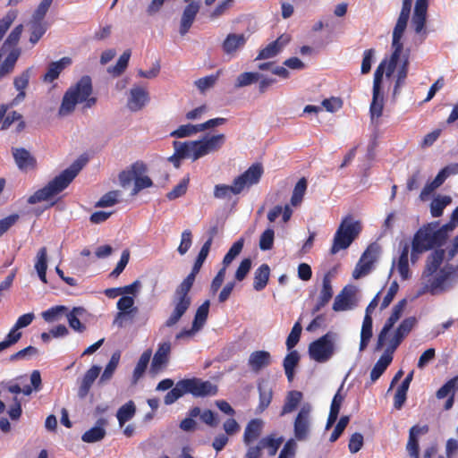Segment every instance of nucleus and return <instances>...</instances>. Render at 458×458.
<instances>
[{
	"instance_id": "1",
	"label": "nucleus",
	"mask_w": 458,
	"mask_h": 458,
	"mask_svg": "<svg viewBox=\"0 0 458 458\" xmlns=\"http://www.w3.org/2000/svg\"><path fill=\"white\" fill-rule=\"evenodd\" d=\"M263 428L264 422L261 419H252L247 423L242 441L248 449L243 458H261L262 450H267L269 456H274L277 453L283 438H276L273 434L260 438L256 445H252L261 436Z\"/></svg>"
},
{
	"instance_id": "2",
	"label": "nucleus",
	"mask_w": 458,
	"mask_h": 458,
	"mask_svg": "<svg viewBox=\"0 0 458 458\" xmlns=\"http://www.w3.org/2000/svg\"><path fill=\"white\" fill-rule=\"evenodd\" d=\"M225 142V136L223 133L210 137L206 136L199 140L187 142L175 140L173 143L175 153L170 159L191 158L192 161H196L204 156L218 151Z\"/></svg>"
},
{
	"instance_id": "3",
	"label": "nucleus",
	"mask_w": 458,
	"mask_h": 458,
	"mask_svg": "<svg viewBox=\"0 0 458 458\" xmlns=\"http://www.w3.org/2000/svg\"><path fill=\"white\" fill-rule=\"evenodd\" d=\"M93 91L91 78L82 76L75 85L70 87L64 93L58 110L60 116L72 114L78 103H85V108H90L97 103V98L90 97Z\"/></svg>"
},
{
	"instance_id": "4",
	"label": "nucleus",
	"mask_w": 458,
	"mask_h": 458,
	"mask_svg": "<svg viewBox=\"0 0 458 458\" xmlns=\"http://www.w3.org/2000/svg\"><path fill=\"white\" fill-rule=\"evenodd\" d=\"M82 166L83 164L80 160L75 161L60 174L49 181L46 186L36 191L29 197L27 202L30 205H34L38 202L51 200L69 186L81 170Z\"/></svg>"
},
{
	"instance_id": "5",
	"label": "nucleus",
	"mask_w": 458,
	"mask_h": 458,
	"mask_svg": "<svg viewBox=\"0 0 458 458\" xmlns=\"http://www.w3.org/2000/svg\"><path fill=\"white\" fill-rule=\"evenodd\" d=\"M438 221L427 223L420 226L413 235L411 241V259L415 262L419 255L445 245L440 233L437 231Z\"/></svg>"
},
{
	"instance_id": "6",
	"label": "nucleus",
	"mask_w": 458,
	"mask_h": 458,
	"mask_svg": "<svg viewBox=\"0 0 458 458\" xmlns=\"http://www.w3.org/2000/svg\"><path fill=\"white\" fill-rule=\"evenodd\" d=\"M262 174L263 167L261 164H253L244 173L237 176L232 185L216 184L214 188V197L224 199L231 198L232 195H238L245 187L258 183Z\"/></svg>"
},
{
	"instance_id": "7",
	"label": "nucleus",
	"mask_w": 458,
	"mask_h": 458,
	"mask_svg": "<svg viewBox=\"0 0 458 458\" xmlns=\"http://www.w3.org/2000/svg\"><path fill=\"white\" fill-rule=\"evenodd\" d=\"M409 18L399 16L396 21V24L393 30V38H392V49L393 52L391 54L390 58L386 60V76L390 77L394 73L397 63L400 59L401 54L403 49V44L402 42V38L407 27Z\"/></svg>"
},
{
	"instance_id": "8",
	"label": "nucleus",
	"mask_w": 458,
	"mask_h": 458,
	"mask_svg": "<svg viewBox=\"0 0 458 458\" xmlns=\"http://www.w3.org/2000/svg\"><path fill=\"white\" fill-rule=\"evenodd\" d=\"M360 230L359 222L347 224L346 220H344L335 233L330 253L335 255L339 250L347 249L359 235Z\"/></svg>"
},
{
	"instance_id": "9",
	"label": "nucleus",
	"mask_w": 458,
	"mask_h": 458,
	"mask_svg": "<svg viewBox=\"0 0 458 458\" xmlns=\"http://www.w3.org/2000/svg\"><path fill=\"white\" fill-rule=\"evenodd\" d=\"M192 285L182 281L176 288L174 293V309L170 317L165 321V326L171 327L174 326L184 313L188 310L191 304V298L189 293Z\"/></svg>"
},
{
	"instance_id": "10",
	"label": "nucleus",
	"mask_w": 458,
	"mask_h": 458,
	"mask_svg": "<svg viewBox=\"0 0 458 458\" xmlns=\"http://www.w3.org/2000/svg\"><path fill=\"white\" fill-rule=\"evenodd\" d=\"M386 60H383L374 72L372 101L369 106V114L372 123L377 124V120L383 114L384 98L380 93L381 83L386 72Z\"/></svg>"
},
{
	"instance_id": "11",
	"label": "nucleus",
	"mask_w": 458,
	"mask_h": 458,
	"mask_svg": "<svg viewBox=\"0 0 458 458\" xmlns=\"http://www.w3.org/2000/svg\"><path fill=\"white\" fill-rule=\"evenodd\" d=\"M335 353V334L327 332L309 345V355L313 360L323 363Z\"/></svg>"
},
{
	"instance_id": "12",
	"label": "nucleus",
	"mask_w": 458,
	"mask_h": 458,
	"mask_svg": "<svg viewBox=\"0 0 458 458\" xmlns=\"http://www.w3.org/2000/svg\"><path fill=\"white\" fill-rule=\"evenodd\" d=\"M454 270L453 266H445L444 268L440 269L437 276H426V279H422V285L417 292V297L428 293L436 295L443 292L445 290V283L449 279Z\"/></svg>"
},
{
	"instance_id": "13",
	"label": "nucleus",
	"mask_w": 458,
	"mask_h": 458,
	"mask_svg": "<svg viewBox=\"0 0 458 458\" xmlns=\"http://www.w3.org/2000/svg\"><path fill=\"white\" fill-rule=\"evenodd\" d=\"M182 382L186 394H191L194 397L214 396L218 392L216 385L199 377L184 378Z\"/></svg>"
},
{
	"instance_id": "14",
	"label": "nucleus",
	"mask_w": 458,
	"mask_h": 458,
	"mask_svg": "<svg viewBox=\"0 0 458 458\" xmlns=\"http://www.w3.org/2000/svg\"><path fill=\"white\" fill-rule=\"evenodd\" d=\"M310 405L305 404L301 408L294 420L293 433L298 441H304L309 437L310 432Z\"/></svg>"
},
{
	"instance_id": "15",
	"label": "nucleus",
	"mask_w": 458,
	"mask_h": 458,
	"mask_svg": "<svg viewBox=\"0 0 458 458\" xmlns=\"http://www.w3.org/2000/svg\"><path fill=\"white\" fill-rule=\"evenodd\" d=\"M416 323L417 319L415 317H409L403 319L396 328L394 336L389 341V344L386 346V348H388L390 352H394L398 346L402 344L403 339L412 330Z\"/></svg>"
},
{
	"instance_id": "16",
	"label": "nucleus",
	"mask_w": 458,
	"mask_h": 458,
	"mask_svg": "<svg viewBox=\"0 0 458 458\" xmlns=\"http://www.w3.org/2000/svg\"><path fill=\"white\" fill-rule=\"evenodd\" d=\"M146 171L147 165L143 162L137 161L132 164V173L134 179V187L131 191L132 196L138 194L143 189L149 188L153 185L152 180L148 176L144 175Z\"/></svg>"
},
{
	"instance_id": "17",
	"label": "nucleus",
	"mask_w": 458,
	"mask_h": 458,
	"mask_svg": "<svg viewBox=\"0 0 458 458\" xmlns=\"http://www.w3.org/2000/svg\"><path fill=\"white\" fill-rule=\"evenodd\" d=\"M376 252L377 249L372 245L364 251L352 272V276L355 279L364 276L370 272L372 265L377 259Z\"/></svg>"
},
{
	"instance_id": "18",
	"label": "nucleus",
	"mask_w": 458,
	"mask_h": 458,
	"mask_svg": "<svg viewBox=\"0 0 458 458\" xmlns=\"http://www.w3.org/2000/svg\"><path fill=\"white\" fill-rule=\"evenodd\" d=\"M12 154L18 168L22 172L34 170L37 167L36 157L24 148H12Z\"/></svg>"
},
{
	"instance_id": "19",
	"label": "nucleus",
	"mask_w": 458,
	"mask_h": 458,
	"mask_svg": "<svg viewBox=\"0 0 458 458\" xmlns=\"http://www.w3.org/2000/svg\"><path fill=\"white\" fill-rule=\"evenodd\" d=\"M100 371L101 368L99 366L94 365L89 369L81 379L78 381L79 386L77 395L80 399H85L87 397L92 385L99 376Z\"/></svg>"
},
{
	"instance_id": "20",
	"label": "nucleus",
	"mask_w": 458,
	"mask_h": 458,
	"mask_svg": "<svg viewBox=\"0 0 458 458\" xmlns=\"http://www.w3.org/2000/svg\"><path fill=\"white\" fill-rule=\"evenodd\" d=\"M148 101V90L142 87L135 86L130 90L127 106L131 111L137 112L141 110Z\"/></svg>"
},
{
	"instance_id": "21",
	"label": "nucleus",
	"mask_w": 458,
	"mask_h": 458,
	"mask_svg": "<svg viewBox=\"0 0 458 458\" xmlns=\"http://www.w3.org/2000/svg\"><path fill=\"white\" fill-rule=\"evenodd\" d=\"M272 362V357L267 351H255L250 354L248 366L254 373H259Z\"/></svg>"
},
{
	"instance_id": "22",
	"label": "nucleus",
	"mask_w": 458,
	"mask_h": 458,
	"mask_svg": "<svg viewBox=\"0 0 458 458\" xmlns=\"http://www.w3.org/2000/svg\"><path fill=\"white\" fill-rule=\"evenodd\" d=\"M333 293L331 276L330 274L327 273L322 279V288L320 290L317 303L312 309V314L318 313L322 308H324L332 299Z\"/></svg>"
},
{
	"instance_id": "23",
	"label": "nucleus",
	"mask_w": 458,
	"mask_h": 458,
	"mask_svg": "<svg viewBox=\"0 0 458 458\" xmlns=\"http://www.w3.org/2000/svg\"><path fill=\"white\" fill-rule=\"evenodd\" d=\"M290 41L287 35H282L273 42L269 43L266 47L262 48L255 60L269 59L280 53L282 48Z\"/></svg>"
},
{
	"instance_id": "24",
	"label": "nucleus",
	"mask_w": 458,
	"mask_h": 458,
	"mask_svg": "<svg viewBox=\"0 0 458 458\" xmlns=\"http://www.w3.org/2000/svg\"><path fill=\"white\" fill-rule=\"evenodd\" d=\"M199 11V4L198 2H196V1L188 2V4L184 8L182 15V19H181V26H180L181 35H185L189 31Z\"/></svg>"
},
{
	"instance_id": "25",
	"label": "nucleus",
	"mask_w": 458,
	"mask_h": 458,
	"mask_svg": "<svg viewBox=\"0 0 458 458\" xmlns=\"http://www.w3.org/2000/svg\"><path fill=\"white\" fill-rule=\"evenodd\" d=\"M72 64V58L68 56L62 57L60 60L52 62L47 66V72L43 75V81L51 83L55 81L62 72Z\"/></svg>"
},
{
	"instance_id": "26",
	"label": "nucleus",
	"mask_w": 458,
	"mask_h": 458,
	"mask_svg": "<svg viewBox=\"0 0 458 458\" xmlns=\"http://www.w3.org/2000/svg\"><path fill=\"white\" fill-rule=\"evenodd\" d=\"M171 352V344L164 342L158 344V348L154 354L151 362V371L154 373L158 372L169 360Z\"/></svg>"
},
{
	"instance_id": "27",
	"label": "nucleus",
	"mask_w": 458,
	"mask_h": 458,
	"mask_svg": "<svg viewBox=\"0 0 458 458\" xmlns=\"http://www.w3.org/2000/svg\"><path fill=\"white\" fill-rule=\"evenodd\" d=\"M428 6V0H416L411 21L416 33H420L425 28Z\"/></svg>"
},
{
	"instance_id": "28",
	"label": "nucleus",
	"mask_w": 458,
	"mask_h": 458,
	"mask_svg": "<svg viewBox=\"0 0 458 458\" xmlns=\"http://www.w3.org/2000/svg\"><path fill=\"white\" fill-rule=\"evenodd\" d=\"M445 252L443 249H437L428 257L421 279H426V276H432L437 273L445 259Z\"/></svg>"
},
{
	"instance_id": "29",
	"label": "nucleus",
	"mask_w": 458,
	"mask_h": 458,
	"mask_svg": "<svg viewBox=\"0 0 458 458\" xmlns=\"http://www.w3.org/2000/svg\"><path fill=\"white\" fill-rule=\"evenodd\" d=\"M107 425V420L105 418H100L97 420V425L86 432L81 436V440L85 443H96L101 441L106 431L105 427Z\"/></svg>"
},
{
	"instance_id": "30",
	"label": "nucleus",
	"mask_w": 458,
	"mask_h": 458,
	"mask_svg": "<svg viewBox=\"0 0 458 458\" xmlns=\"http://www.w3.org/2000/svg\"><path fill=\"white\" fill-rule=\"evenodd\" d=\"M393 354L394 352H390L388 348H386L384 353L380 356L370 372L371 382L377 381L383 375L393 360Z\"/></svg>"
},
{
	"instance_id": "31",
	"label": "nucleus",
	"mask_w": 458,
	"mask_h": 458,
	"mask_svg": "<svg viewBox=\"0 0 458 458\" xmlns=\"http://www.w3.org/2000/svg\"><path fill=\"white\" fill-rule=\"evenodd\" d=\"M15 122H18L16 128H15V132L21 133V131H24V129L26 127V123L23 120V116L17 111H12V112H9L8 114H7V112L5 113L4 116L3 117V120L0 123V124H1L0 129L2 131H6Z\"/></svg>"
},
{
	"instance_id": "32",
	"label": "nucleus",
	"mask_w": 458,
	"mask_h": 458,
	"mask_svg": "<svg viewBox=\"0 0 458 458\" xmlns=\"http://www.w3.org/2000/svg\"><path fill=\"white\" fill-rule=\"evenodd\" d=\"M302 399L303 394L301 391H289L285 396L284 403L282 407L280 416H284L288 413L294 411L298 408Z\"/></svg>"
},
{
	"instance_id": "33",
	"label": "nucleus",
	"mask_w": 458,
	"mask_h": 458,
	"mask_svg": "<svg viewBox=\"0 0 458 458\" xmlns=\"http://www.w3.org/2000/svg\"><path fill=\"white\" fill-rule=\"evenodd\" d=\"M21 55V49L14 48L13 49L8 55L5 57L4 62L0 65V81L12 73L14 70L16 62Z\"/></svg>"
},
{
	"instance_id": "34",
	"label": "nucleus",
	"mask_w": 458,
	"mask_h": 458,
	"mask_svg": "<svg viewBox=\"0 0 458 458\" xmlns=\"http://www.w3.org/2000/svg\"><path fill=\"white\" fill-rule=\"evenodd\" d=\"M270 276V267L267 264L260 265L254 273L253 288L259 292L267 284Z\"/></svg>"
},
{
	"instance_id": "35",
	"label": "nucleus",
	"mask_w": 458,
	"mask_h": 458,
	"mask_svg": "<svg viewBox=\"0 0 458 458\" xmlns=\"http://www.w3.org/2000/svg\"><path fill=\"white\" fill-rule=\"evenodd\" d=\"M246 43V38L243 34H228L223 43V50L226 54L236 52L237 49L242 47Z\"/></svg>"
},
{
	"instance_id": "36",
	"label": "nucleus",
	"mask_w": 458,
	"mask_h": 458,
	"mask_svg": "<svg viewBox=\"0 0 458 458\" xmlns=\"http://www.w3.org/2000/svg\"><path fill=\"white\" fill-rule=\"evenodd\" d=\"M372 327H373L372 317L369 314H365L363 322H362L361 331H360V348H359L360 352L364 351L367 348V346L370 341V338L372 337V334H373Z\"/></svg>"
},
{
	"instance_id": "37",
	"label": "nucleus",
	"mask_w": 458,
	"mask_h": 458,
	"mask_svg": "<svg viewBox=\"0 0 458 458\" xmlns=\"http://www.w3.org/2000/svg\"><path fill=\"white\" fill-rule=\"evenodd\" d=\"M300 361V355L297 351H291L284 359L283 366L289 382L294 377V369Z\"/></svg>"
},
{
	"instance_id": "38",
	"label": "nucleus",
	"mask_w": 458,
	"mask_h": 458,
	"mask_svg": "<svg viewBox=\"0 0 458 458\" xmlns=\"http://www.w3.org/2000/svg\"><path fill=\"white\" fill-rule=\"evenodd\" d=\"M35 269L38 272L39 279L43 283H47V250L46 247H41L37 254V260L35 263Z\"/></svg>"
},
{
	"instance_id": "39",
	"label": "nucleus",
	"mask_w": 458,
	"mask_h": 458,
	"mask_svg": "<svg viewBox=\"0 0 458 458\" xmlns=\"http://www.w3.org/2000/svg\"><path fill=\"white\" fill-rule=\"evenodd\" d=\"M151 350H146L140 357L132 374V382L136 384L144 375L151 358Z\"/></svg>"
},
{
	"instance_id": "40",
	"label": "nucleus",
	"mask_w": 458,
	"mask_h": 458,
	"mask_svg": "<svg viewBox=\"0 0 458 458\" xmlns=\"http://www.w3.org/2000/svg\"><path fill=\"white\" fill-rule=\"evenodd\" d=\"M454 393L455 389L449 380L437 391L436 396L437 399L448 397L444 406L445 410H450L453 407L454 403Z\"/></svg>"
},
{
	"instance_id": "41",
	"label": "nucleus",
	"mask_w": 458,
	"mask_h": 458,
	"mask_svg": "<svg viewBox=\"0 0 458 458\" xmlns=\"http://www.w3.org/2000/svg\"><path fill=\"white\" fill-rule=\"evenodd\" d=\"M136 413V406L133 401H129L125 404L122 405L116 413L120 427H123L125 422L131 420Z\"/></svg>"
},
{
	"instance_id": "42",
	"label": "nucleus",
	"mask_w": 458,
	"mask_h": 458,
	"mask_svg": "<svg viewBox=\"0 0 458 458\" xmlns=\"http://www.w3.org/2000/svg\"><path fill=\"white\" fill-rule=\"evenodd\" d=\"M452 199L450 196H437L430 203V214L433 217H439L443 215L444 209L450 205Z\"/></svg>"
},
{
	"instance_id": "43",
	"label": "nucleus",
	"mask_w": 458,
	"mask_h": 458,
	"mask_svg": "<svg viewBox=\"0 0 458 458\" xmlns=\"http://www.w3.org/2000/svg\"><path fill=\"white\" fill-rule=\"evenodd\" d=\"M409 245L405 243L401 250L400 257L397 262V270L402 279L406 280L410 276L409 269Z\"/></svg>"
},
{
	"instance_id": "44",
	"label": "nucleus",
	"mask_w": 458,
	"mask_h": 458,
	"mask_svg": "<svg viewBox=\"0 0 458 458\" xmlns=\"http://www.w3.org/2000/svg\"><path fill=\"white\" fill-rule=\"evenodd\" d=\"M23 31V25L19 24L11 31V33L8 35L6 39L4 40L1 51H7L10 50V52L14 49L18 48L17 44L21 38V33Z\"/></svg>"
},
{
	"instance_id": "45",
	"label": "nucleus",
	"mask_w": 458,
	"mask_h": 458,
	"mask_svg": "<svg viewBox=\"0 0 458 458\" xmlns=\"http://www.w3.org/2000/svg\"><path fill=\"white\" fill-rule=\"evenodd\" d=\"M409 69V56L408 55L403 56L402 65L399 67L396 74V81L393 90V95L396 96L399 94L400 88L405 83Z\"/></svg>"
},
{
	"instance_id": "46",
	"label": "nucleus",
	"mask_w": 458,
	"mask_h": 458,
	"mask_svg": "<svg viewBox=\"0 0 458 458\" xmlns=\"http://www.w3.org/2000/svg\"><path fill=\"white\" fill-rule=\"evenodd\" d=\"M352 308V296L346 292V288L343 289L335 298L333 310L335 311L347 310Z\"/></svg>"
},
{
	"instance_id": "47",
	"label": "nucleus",
	"mask_w": 458,
	"mask_h": 458,
	"mask_svg": "<svg viewBox=\"0 0 458 458\" xmlns=\"http://www.w3.org/2000/svg\"><path fill=\"white\" fill-rule=\"evenodd\" d=\"M397 321L398 319L391 315L386 319L385 325L377 335V341L375 348L376 351H380L384 347L388 333Z\"/></svg>"
},
{
	"instance_id": "48",
	"label": "nucleus",
	"mask_w": 458,
	"mask_h": 458,
	"mask_svg": "<svg viewBox=\"0 0 458 458\" xmlns=\"http://www.w3.org/2000/svg\"><path fill=\"white\" fill-rule=\"evenodd\" d=\"M397 321L398 319L391 315L386 319L385 325L377 335V341L375 348L376 351H380L384 347L388 333Z\"/></svg>"
},
{
	"instance_id": "49",
	"label": "nucleus",
	"mask_w": 458,
	"mask_h": 458,
	"mask_svg": "<svg viewBox=\"0 0 458 458\" xmlns=\"http://www.w3.org/2000/svg\"><path fill=\"white\" fill-rule=\"evenodd\" d=\"M210 302L208 300L205 301L198 309L193 319L195 329H200L204 326L209 311Z\"/></svg>"
},
{
	"instance_id": "50",
	"label": "nucleus",
	"mask_w": 458,
	"mask_h": 458,
	"mask_svg": "<svg viewBox=\"0 0 458 458\" xmlns=\"http://www.w3.org/2000/svg\"><path fill=\"white\" fill-rule=\"evenodd\" d=\"M307 190V180L302 177L301 178L294 186L292 197L291 204L294 207L300 205L302 201L303 196Z\"/></svg>"
},
{
	"instance_id": "51",
	"label": "nucleus",
	"mask_w": 458,
	"mask_h": 458,
	"mask_svg": "<svg viewBox=\"0 0 458 458\" xmlns=\"http://www.w3.org/2000/svg\"><path fill=\"white\" fill-rule=\"evenodd\" d=\"M131 52L130 49L125 50L119 57L114 66L108 68V72L114 76L121 75L128 66V63L131 57Z\"/></svg>"
},
{
	"instance_id": "52",
	"label": "nucleus",
	"mask_w": 458,
	"mask_h": 458,
	"mask_svg": "<svg viewBox=\"0 0 458 458\" xmlns=\"http://www.w3.org/2000/svg\"><path fill=\"white\" fill-rule=\"evenodd\" d=\"M244 245V239L240 238L233 243L223 259V265L228 267L233 260L242 252Z\"/></svg>"
},
{
	"instance_id": "53",
	"label": "nucleus",
	"mask_w": 458,
	"mask_h": 458,
	"mask_svg": "<svg viewBox=\"0 0 458 458\" xmlns=\"http://www.w3.org/2000/svg\"><path fill=\"white\" fill-rule=\"evenodd\" d=\"M183 382L182 379L179 380L175 386L173 387L165 395L164 398V403L166 405H170L176 402L179 398H181L182 395L186 394V392L184 391L183 387Z\"/></svg>"
},
{
	"instance_id": "54",
	"label": "nucleus",
	"mask_w": 458,
	"mask_h": 458,
	"mask_svg": "<svg viewBox=\"0 0 458 458\" xmlns=\"http://www.w3.org/2000/svg\"><path fill=\"white\" fill-rule=\"evenodd\" d=\"M198 132H199L198 124L188 123L179 126L176 130L170 133V136L174 138H185L194 135Z\"/></svg>"
},
{
	"instance_id": "55",
	"label": "nucleus",
	"mask_w": 458,
	"mask_h": 458,
	"mask_svg": "<svg viewBox=\"0 0 458 458\" xmlns=\"http://www.w3.org/2000/svg\"><path fill=\"white\" fill-rule=\"evenodd\" d=\"M261 78L259 72H246L241 73L235 82L236 88H242L258 81Z\"/></svg>"
},
{
	"instance_id": "56",
	"label": "nucleus",
	"mask_w": 458,
	"mask_h": 458,
	"mask_svg": "<svg viewBox=\"0 0 458 458\" xmlns=\"http://www.w3.org/2000/svg\"><path fill=\"white\" fill-rule=\"evenodd\" d=\"M18 15L17 10H9L6 14L0 19V41L15 21Z\"/></svg>"
},
{
	"instance_id": "57",
	"label": "nucleus",
	"mask_w": 458,
	"mask_h": 458,
	"mask_svg": "<svg viewBox=\"0 0 458 458\" xmlns=\"http://www.w3.org/2000/svg\"><path fill=\"white\" fill-rule=\"evenodd\" d=\"M119 360H120V353L119 352H114L112 355L109 362L106 366L105 370H104V372L102 373V375L100 377V382H104V381L108 380V379H110L112 377L115 369L118 366Z\"/></svg>"
},
{
	"instance_id": "58",
	"label": "nucleus",
	"mask_w": 458,
	"mask_h": 458,
	"mask_svg": "<svg viewBox=\"0 0 458 458\" xmlns=\"http://www.w3.org/2000/svg\"><path fill=\"white\" fill-rule=\"evenodd\" d=\"M220 72H216V74H211L208 76H205L203 78H199L195 81L196 87L199 89L200 92H204L207 89L212 88L217 81L219 78Z\"/></svg>"
},
{
	"instance_id": "59",
	"label": "nucleus",
	"mask_w": 458,
	"mask_h": 458,
	"mask_svg": "<svg viewBox=\"0 0 458 458\" xmlns=\"http://www.w3.org/2000/svg\"><path fill=\"white\" fill-rule=\"evenodd\" d=\"M66 310L67 308L65 306L57 305L43 311L41 316L46 322H54Z\"/></svg>"
},
{
	"instance_id": "60",
	"label": "nucleus",
	"mask_w": 458,
	"mask_h": 458,
	"mask_svg": "<svg viewBox=\"0 0 458 458\" xmlns=\"http://www.w3.org/2000/svg\"><path fill=\"white\" fill-rule=\"evenodd\" d=\"M275 232L272 228L266 229L259 238V248L262 250H269L274 245Z\"/></svg>"
},
{
	"instance_id": "61",
	"label": "nucleus",
	"mask_w": 458,
	"mask_h": 458,
	"mask_svg": "<svg viewBox=\"0 0 458 458\" xmlns=\"http://www.w3.org/2000/svg\"><path fill=\"white\" fill-rule=\"evenodd\" d=\"M189 181L190 180L188 177L183 178L176 186L173 188L171 191L166 194V198L170 200H173L183 196L187 191Z\"/></svg>"
},
{
	"instance_id": "62",
	"label": "nucleus",
	"mask_w": 458,
	"mask_h": 458,
	"mask_svg": "<svg viewBox=\"0 0 458 458\" xmlns=\"http://www.w3.org/2000/svg\"><path fill=\"white\" fill-rule=\"evenodd\" d=\"M259 402L258 405V411L259 412L264 411L271 403L273 392L271 389H263L261 386H259Z\"/></svg>"
},
{
	"instance_id": "63",
	"label": "nucleus",
	"mask_w": 458,
	"mask_h": 458,
	"mask_svg": "<svg viewBox=\"0 0 458 458\" xmlns=\"http://www.w3.org/2000/svg\"><path fill=\"white\" fill-rule=\"evenodd\" d=\"M47 30L46 26L42 23V21H33L31 26V32L30 36V42L32 45H35L38 42V40L43 37Z\"/></svg>"
},
{
	"instance_id": "64",
	"label": "nucleus",
	"mask_w": 458,
	"mask_h": 458,
	"mask_svg": "<svg viewBox=\"0 0 458 458\" xmlns=\"http://www.w3.org/2000/svg\"><path fill=\"white\" fill-rule=\"evenodd\" d=\"M301 326L299 322H296L286 339V347L288 350H292L299 342L301 334Z\"/></svg>"
}]
</instances>
